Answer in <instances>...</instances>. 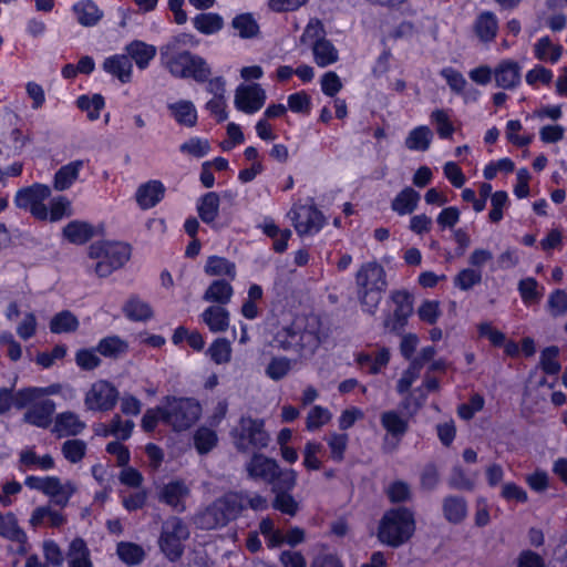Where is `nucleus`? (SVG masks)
Here are the masks:
<instances>
[{
  "instance_id": "obj_1",
  "label": "nucleus",
  "mask_w": 567,
  "mask_h": 567,
  "mask_svg": "<svg viewBox=\"0 0 567 567\" xmlns=\"http://www.w3.org/2000/svg\"><path fill=\"white\" fill-rule=\"evenodd\" d=\"M183 37H176L161 47V62L168 72L178 79H194L205 82L210 75V69L199 55L183 49Z\"/></svg>"
},
{
  "instance_id": "obj_2",
  "label": "nucleus",
  "mask_w": 567,
  "mask_h": 567,
  "mask_svg": "<svg viewBox=\"0 0 567 567\" xmlns=\"http://www.w3.org/2000/svg\"><path fill=\"white\" fill-rule=\"evenodd\" d=\"M274 341L279 349L296 353L300 359H309L319 348L320 337L315 326L296 320L279 330Z\"/></svg>"
},
{
  "instance_id": "obj_3",
  "label": "nucleus",
  "mask_w": 567,
  "mask_h": 567,
  "mask_svg": "<svg viewBox=\"0 0 567 567\" xmlns=\"http://www.w3.org/2000/svg\"><path fill=\"white\" fill-rule=\"evenodd\" d=\"M355 285L362 310L373 315L388 286L383 267L377 261L363 264L355 275Z\"/></svg>"
},
{
  "instance_id": "obj_4",
  "label": "nucleus",
  "mask_w": 567,
  "mask_h": 567,
  "mask_svg": "<svg viewBox=\"0 0 567 567\" xmlns=\"http://www.w3.org/2000/svg\"><path fill=\"white\" fill-rule=\"evenodd\" d=\"M415 532L414 514L406 507L391 508L380 520L378 538L382 544L396 548L406 543Z\"/></svg>"
},
{
  "instance_id": "obj_5",
  "label": "nucleus",
  "mask_w": 567,
  "mask_h": 567,
  "mask_svg": "<svg viewBox=\"0 0 567 567\" xmlns=\"http://www.w3.org/2000/svg\"><path fill=\"white\" fill-rule=\"evenodd\" d=\"M247 476L254 481H261L274 486L279 484L285 487H295L297 472L292 468H281L275 458L260 453H255L245 464Z\"/></svg>"
},
{
  "instance_id": "obj_6",
  "label": "nucleus",
  "mask_w": 567,
  "mask_h": 567,
  "mask_svg": "<svg viewBox=\"0 0 567 567\" xmlns=\"http://www.w3.org/2000/svg\"><path fill=\"white\" fill-rule=\"evenodd\" d=\"M241 514L240 497L229 492L215 499L196 517L202 529H216L226 526Z\"/></svg>"
},
{
  "instance_id": "obj_7",
  "label": "nucleus",
  "mask_w": 567,
  "mask_h": 567,
  "mask_svg": "<svg viewBox=\"0 0 567 567\" xmlns=\"http://www.w3.org/2000/svg\"><path fill=\"white\" fill-rule=\"evenodd\" d=\"M131 256V248L124 243L96 241L89 248V257L95 259L94 272L104 278L121 268Z\"/></svg>"
},
{
  "instance_id": "obj_8",
  "label": "nucleus",
  "mask_w": 567,
  "mask_h": 567,
  "mask_svg": "<svg viewBox=\"0 0 567 567\" xmlns=\"http://www.w3.org/2000/svg\"><path fill=\"white\" fill-rule=\"evenodd\" d=\"M300 42L307 45L319 68H327L339 60V51L333 43L326 39L324 29L320 20L310 19L301 34Z\"/></svg>"
},
{
  "instance_id": "obj_9",
  "label": "nucleus",
  "mask_w": 567,
  "mask_h": 567,
  "mask_svg": "<svg viewBox=\"0 0 567 567\" xmlns=\"http://www.w3.org/2000/svg\"><path fill=\"white\" fill-rule=\"evenodd\" d=\"M164 423L175 431H185L196 423L202 414L199 402L192 398L167 396L164 400Z\"/></svg>"
},
{
  "instance_id": "obj_10",
  "label": "nucleus",
  "mask_w": 567,
  "mask_h": 567,
  "mask_svg": "<svg viewBox=\"0 0 567 567\" xmlns=\"http://www.w3.org/2000/svg\"><path fill=\"white\" fill-rule=\"evenodd\" d=\"M188 537V526L179 517L172 516L162 524L157 544L162 554L175 563L184 555V543Z\"/></svg>"
},
{
  "instance_id": "obj_11",
  "label": "nucleus",
  "mask_w": 567,
  "mask_h": 567,
  "mask_svg": "<svg viewBox=\"0 0 567 567\" xmlns=\"http://www.w3.org/2000/svg\"><path fill=\"white\" fill-rule=\"evenodd\" d=\"M233 435L237 450L243 452L249 449L262 450L270 442L264 420L251 416H243L238 426L233 431Z\"/></svg>"
},
{
  "instance_id": "obj_12",
  "label": "nucleus",
  "mask_w": 567,
  "mask_h": 567,
  "mask_svg": "<svg viewBox=\"0 0 567 567\" xmlns=\"http://www.w3.org/2000/svg\"><path fill=\"white\" fill-rule=\"evenodd\" d=\"M51 187L42 183H33L19 188L13 196L14 206L28 212L34 219L45 216V202L51 197Z\"/></svg>"
},
{
  "instance_id": "obj_13",
  "label": "nucleus",
  "mask_w": 567,
  "mask_h": 567,
  "mask_svg": "<svg viewBox=\"0 0 567 567\" xmlns=\"http://www.w3.org/2000/svg\"><path fill=\"white\" fill-rule=\"evenodd\" d=\"M117 389L105 380L92 383L84 395V406L91 412L111 411L117 403Z\"/></svg>"
},
{
  "instance_id": "obj_14",
  "label": "nucleus",
  "mask_w": 567,
  "mask_h": 567,
  "mask_svg": "<svg viewBox=\"0 0 567 567\" xmlns=\"http://www.w3.org/2000/svg\"><path fill=\"white\" fill-rule=\"evenodd\" d=\"M391 301L394 303L392 313H388L383 320V327L390 332H400L412 315V296L405 290H395L391 292Z\"/></svg>"
},
{
  "instance_id": "obj_15",
  "label": "nucleus",
  "mask_w": 567,
  "mask_h": 567,
  "mask_svg": "<svg viewBox=\"0 0 567 567\" xmlns=\"http://www.w3.org/2000/svg\"><path fill=\"white\" fill-rule=\"evenodd\" d=\"M289 216L300 236L318 233L324 223L321 212L310 205H300L292 208Z\"/></svg>"
},
{
  "instance_id": "obj_16",
  "label": "nucleus",
  "mask_w": 567,
  "mask_h": 567,
  "mask_svg": "<svg viewBox=\"0 0 567 567\" xmlns=\"http://www.w3.org/2000/svg\"><path fill=\"white\" fill-rule=\"evenodd\" d=\"M27 411L23 414V421L30 425L47 429L52 423V416L55 412V402L51 399L34 400L25 406Z\"/></svg>"
},
{
  "instance_id": "obj_17",
  "label": "nucleus",
  "mask_w": 567,
  "mask_h": 567,
  "mask_svg": "<svg viewBox=\"0 0 567 567\" xmlns=\"http://www.w3.org/2000/svg\"><path fill=\"white\" fill-rule=\"evenodd\" d=\"M266 101V92L259 84L243 85L236 90L235 105L247 114L258 112Z\"/></svg>"
},
{
  "instance_id": "obj_18",
  "label": "nucleus",
  "mask_w": 567,
  "mask_h": 567,
  "mask_svg": "<svg viewBox=\"0 0 567 567\" xmlns=\"http://www.w3.org/2000/svg\"><path fill=\"white\" fill-rule=\"evenodd\" d=\"M85 429L86 423L78 413L73 411H63L55 414L51 432L58 439L70 436L75 437L82 434Z\"/></svg>"
},
{
  "instance_id": "obj_19",
  "label": "nucleus",
  "mask_w": 567,
  "mask_h": 567,
  "mask_svg": "<svg viewBox=\"0 0 567 567\" xmlns=\"http://www.w3.org/2000/svg\"><path fill=\"white\" fill-rule=\"evenodd\" d=\"M494 81L497 87L515 90L522 82V66L511 59L499 61L494 68Z\"/></svg>"
},
{
  "instance_id": "obj_20",
  "label": "nucleus",
  "mask_w": 567,
  "mask_h": 567,
  "mask_svg": "<svg viewBox=\"0 0 567 567\" xmlns=\"http://www.w3.org/2000/svg\"><path fill=\"white\" fill-rule=\"evenodd\" d=\"M189 487L182 480L171 481L158 492L159 502L168 505L177 513L186 509L185 501L189 495Z\"/></svg>"
},
{
  "instance_id": "obj_21",
  "label": "nucleus",
  "mask_w": 567,
  "mask_h": 567,
  "mask_svg": "<svg viewBox=\"0 0 567 567\" xmlns=\"http://www.w3.org/2000/svg\"><path fill=\"white\" fill-rule=\"evenodd\" d=\"M380 421L388 435L396 440V442L393 444H391L386 437L384 440V449L386 451H393L396 449V445L402 436L408 432L409 421L406 417L394 410L383 412L381 414Z\"/></svg>"
},
{
  "instance_id": "obj_22",
  "label": "nucleus",
  "mask_w": 567,
  "mask_h": 567,
  "mask_svg": "<svg viewBox=\"0 0 567 567\" xmlns=\"http://www.w3.org/2000/svg\"><path fill=\"white\" fill-rule=\"evenodd\" d=\"M86 161L75 159L62 165L53 176L52 185L56 192L70 189L79 179L81 171L84 168Z\"/></svg>"
},
{
  "instance_id": "obj_23",
  "label": "nucleus",
  "mask_w": 567,
  "mask_h": 567,
  "mask_svg": "<svg viewBox=\"0 0 567 567\" xmlns=\"http://www.w3.org/2000/svg\"><path fill=\"white\" fill-rule=\"evenodd\" d=\"M473 31L482 43L493 42L498 32V19L492 11L480 12L474 22Z\"/></svg>"
},
{
  "instance_id": "obj_24",
  "label": "nucleus",
  "mask_w": 567,
  "mask_h": 567,
  "mask_svg": "<svg viewBox=\"0 0 567 567\" xmlns=\"http://www.w3.org/2000/svg\"><path fill=\"white\" fill-rule=\"evenodd\" d=\"M293 488L295 487H285L279 484H274L271 487L274 494L271 502L272 508L290 517L296 516L300 506L299 502L291 494Z\"/></svg>"
},
{
  "instance_id": "obj_25",
  "label": "nucleus",
  "mask_w": 567,
  "mask_h": 567,
  "mask_svg": "<svg viewBox=\"0 0 567 567\" xmlns=\"http://www.w3.org/2000/svg\"><path fill=\"white\" fill-rule=\"evenodd\" d=\"M64 383H52L48 386H28L17 391L16 408L21 410L25 409L28 403L45 399L50 395H59L61 388Z\"/></svg>"
},
{
  "instance_id": "obj_26",
  "label": "nucleus",
  "mask_w": 567,
  "mask_h": 567,
  "mask_svg": "<svg viewBox=\"0 0 567 567\" xmlns=\"http://www.w3.org/2000/svg\"><path fill=\"white\" fill-rule=\"evenodd\" d=\"M165 194V187L159 181H150L142 184L136 192V202L143 209L156 206Z\"/></svg>"
},
{
  "instance_id": "obj_27",
  "label": "nucleus",
  "mask_w": 567,
  "mask_h": 567,
  "mask_svg": "<svg viewBox=\"0 0 567 567\" xmlns=\"http://www.w3.org/2000/svg\"><path fill=\"white\" fill-rule=\"evenodd\" d=\"M76 21L86 28L96 25L103 18V11L93 0H81L72 6Z\"/></svg>"
},
{
  "instance_id": "obj_28",
  "label": "nucleus",
  "mask_w": 567,
  "mask_h": 567,
  "mask_svg": "<svg viewBox=\"0 0 567 567\" xmlns=\"http://www.w3.org/2000/svg\"><path fill=\"white\" fill-rule=\"evenodd\" d=\"M130 60L132 59L138 69L145 70L156 55V47L141 40H134L125 47Z\"/></svg>"
},
{
  "instance_id": "obj_29",
  "label": "nucleus",
  "mask_w": 567,
  "mask_h": 567,
  "mask_svg": "<svg viewBox=\"0 0 567 567\" xmlns=\"http://www.w3.org/2000/svg\"><path fill=\"white\" fill-rule=\"evenodd\" d=\"M68 567H93L90 549L86 543L80 538H74L65 553Z\"/></svg>"
},
{
  "instance_id": "obj_30",
  "label": "nucleus",
  "mask_w": 567,
  "mask_h": 567,
  "mask_svg": "<svg viewBox=\"0 0 567 567\" xmlns=\"http://www.w3.org/2000/svg\"><path fill=\"white\" fill-rule=\"evenodd\" d=\"M167 109L172 117L179 124L186 127H193L197 123V110L192 101L179 100L174 103H168Z\"/></svg>"
},
{
  "instance_id": "obj_31",
  "label": "nucleus",
  "mask_w": 567,
  "mask_h": 567,
  "mask_svg": "<svg viewBox=\"0 0 567 567\" xmlns=\"http://www.w3.org/2000/svg\"><path fill=\"white\" fill-rule=\"evenodd\" d=\"M103 69L105 72L117 78L122 83H127L131 81L133 65L126 54H115L105 59Z\"/></svg>"
},
{
  "instance_id": "obj_32",
  "label": "nucleus",
  "mask_w": 567,
  "mask_h": 567,
  "mask_svg": "<svg viewBox=\"0 0 567 567\" xmlns=\"http://www.w3.org/2000/svg\"><path fill=\"white\" fill-rule=\"evenodd\" d=\"M75 492L76 485L73 482L66 481L63 483L59 477L53 476L45 495L49 496L55 505L65 507Z\"/></svg>"
},
{
  "instance_id": "obj_33",
  "label": "nucleus",
  "mask_w": 567,
  "mask_h": 567,
  "mask_svg": "<svg viewBox=\"0 0 567 567\" xmlns=\"http://www.w3.org/2000/svg\"><path fill=\"white\" fill-rule=\"evenodd\" d=\"M420 194L412 187L399 192L391 203V209L400 216L412 214L419 205Z\"/></svg>"
},
{
  "instance_id": "obj_34",
  "label": "nucleus",
  "mask_w": 567,
  "mask_h": 567,
  "mask_svg": "<svg viewBox=\"0 0 567 567\" xmlns=\"http://www.w3.org/2000/svg\"><path fill=\"white\" fill-rule=\"evenodd\" d=\"M45 216L41 217L40 221H60L73 215L72 203L62 195L52 197L49 206L45 204Z\"/></svg>"
},
{
  "instance_id": "obj_35",
  "label": "nucleus",
  "mask_w": 567,
  "mask_h": 567,
  "mask_svg": "<svg viewBox=\"0 0 567 567\" xmlns=\"http://www.w3.org/2000/svg\"><path fill=\"white\" fill-rule=\"evenodd\" d=\"M19 462L20 468L24 471H49L55 466L54 460L50 454L39 456L32 449L22 450L19 454Z\"/></svg>"
},
{
  "instance_id": "obj_36",
  "label": "nucleus",
  "mask_w": 567,
  "mask_h": 567,
  "mask_svg": "<svg viewBox=\"0 0 567 567\" xmlns=\"http://www.w3.org/2000/svg\"><path fill=\"white\" fill-rule=\"evenodd\" d=\"M203 321L213 332H224L229 327V312L223 306H210L202 313Z\"/></svg>"
},
{
  "instance_id": "obj_37",
  "label": "nucleus",
  "mask_w": 567,
  "mask_h": 567,
  "mask_svg": "<svg viewBox=\"0 0 567 567\" xmlns=\"http://www.w3.org/2000/svg\"><path fill=\"white\" fill-rule=\"evenodd\" d=\"M433 132L426 125H420L411 130L404 141L405 147L413 152H425L430 148Z\"/></svg>"
},
{
  "instance_id": "obj_38",
  "label": "nucleus",
  "mask_w": 567,
  "mask_h": 567,
  "mask_svg": "<svg viewBox=\"0 0 567 567\" xmlns=\"http://www.w3.org/2000/svg\"><path fill=\"white\" fill-rule=\"evenodd\" d=\"M234 295V289L226 280H214L206 289L203 299L218 306L227 305Z\"/></svg>"
},
{
  "instance_id": "obj_39",
  "label": "nucleus",
  "mask_w": 567,
  "mask_h": 567,
  "mask_svg": "<svg viewBox=\"0 0 567 567\" xmlns=\"http://www.w3.org/2000/svg\"><path fill=\"white\" fill-rule=\"evenodd\" d=\"M563 54V47L554 44L548 37H543L534 44V55L543 62L556 63Z\"/></svg>"
},
{
  "instance_id": "obj_40",
  "label": "nucleus",
  "mask_w": 567,
  "mask_h": 567,
  "mask_svg": "<svg viewBox=\"0 0 567 567\" xmlns=\"http://www.w3.org/2000/svg\"><path fill=\"white\" fill-rule=\"evenodd\" d=\"M220 198L217 193L209 192L202 196L197 203V212L200 219L212 224L218 216Z\"/></svg>"
},
{
  "instance_id": "obj_41",
  "label": "nucleus",
  "mask_w": 567,
  "mask_h": 567,
  "mask_svg": "<svg viewBox=\"0 0 567 567\" xmlns=\"http://www.w3.org/2000/svg\"><path fill=\"white\" fill-rule=\"evenodd\" d=\"M0 536L17 543H24L27 535L13 513L0 514Z\"/></svg>"
},
{
  "instance_id": "obj_42",
  "label": "nucleus",
  "mask_w": 567,
  "mask_h": 567,
  "mask_svg": "<svg viewBox=\"0 0 567 567\" xmlns=\"http://www.w3.org/2000/svg\"><path fill=\"white\" fill-rule=\"evenodd\" d=\"M116 553L120 559L130 566L141 565L146 557L144 548L141 545L131 542L118 543Z\"/></svg>"
},
{
  "instance_id": "obj_43",
  "label": "nucleus",
  "mask_w": 567,
  "mask_h": 567,
  "mask_svg": "<svg viewBox=\"0 0 567 567\" xmlns=\"http://www.w3.org/2000/svg\"><path fill=\"white\" fill-rule=\"evenodd\" d=\"M123 312L132 321H146L153 317L151 306L136 296L131 297L126 301Z\"/></svg>"
},
{
  "instance_id": "obj_44",
  "label": "nucleus",
  "mask_w": 567,
  "mask_h": 567,
  "mask_svg": "<svg viewBox=\"0 0 567 567\" xmlns=\"http://www.w3.org/2000/svg\"><path fill=\"white\" fill-rule=\"evenodd\" d=\"M78 318L69 310L54 315L50 320V331L55 334L74 332L79 328Z\"/></svg>"
},
{
  "instance_id": "obj_45",
  "label": "nucleus",
  "mask_w": 567,
  "mask_h": 567,
  "mask_svg": "<svg viewBox=\"0 0 567 567\" xmlns=\"http://www.w3.org/2000/svg\"><path fill=\"white\" fill-rule=\"evenodd\" d=\"M443 514L450 523H461L467 514V507L464 498L460 496L445 497L443 499Z\"/></svg>"
},
{
  "instance_id": "obj_46",
  "label": "nucleus",
  "mask_w": 567,
  "mask_h": 567,
  "mask_svg": "<svg viewBox=\"0 0 567 567\" xmlns=\"http://www.w3.org/2000/svg\"><path fill=\"white\" fill-rule=\"evenodd\" d=\"M30 295L25 291H19L9 300L3 315L8 321H14L30 310Z\"/></svg>"
},
{
  "instance_id": "obj_47",
  "label": "nucleus",
  "mask_w": 567,
  "mask_h": 567,
  "mask_svg": "<svg viewBox=\"0 0 567 567\" xmlns=\"http://www.w3.org/2000/svg\"><path fill=\"white\" fill-rule=\"evenodd\" d=\"M63 235L70 243L82 245L93 236V229L87 223L73 220L63 228Z\"/></svg>"
},
{
  "instance_id": "obj_48",
  "label": "nucleus",
  "mask_w": 567,
  "mask_h": 567,
  "mask_svg": "<svg viewBox=\"0 0 567 567\" xmlns=\"http://www.w3.org/2000/svg\"><path fill=\"white\" fill-rule=\"evenodd\" d=\"M231 27L241 39H252L259 33V25L251 13H240L231 21Z\"/></svg>"
},
{
  "instance_id": "obj_49",
  "label": "nucleus",
  "mask_w": 567,
  "mask_h": 567,
  "mask_svg": "<svg viewBox=\"0 0 567 567\" xmlns=\"http://www.w3.org/2000/svg\"><path fill=\"white\" fill-rule=\"evenodd\" d=\"M194 28L203 34H213L221 30L224 20L218 13H199L193 19Z\"/></svg>"
},
{
  "instance_id": "obj_50",
  "label": "nucleus",
  "mask_w": 567,
  "mask_h": 567,
  "mask_svg": "<svg viewBox=\"0 0 567 567\" xmlns=\"http://www.w3.org/2000/svg\"><path fill=\"white\" fill-rule=\"evenodd\" d=\"M205 272L210 276H228L234 279L236 267L234 262L224 257L210 256L205 265Z\"/></svg>"
},
{
  "instance_id": "obj_51",
  "label": "nucleus",
  "mask_w": 567,
  "mask_h": 567,
  "mask_svg": "<svg viewBox=\"0 0 567 567\" xmlns=\"http://www.w3.org/2000/svg\"><path fill=\"white\" fill-rule=\"evenodd\" d=\"M240 497L241 512L250 508L254 512L267 511L270 506L268 497L258 492L239 491L235 492Z\"/></svg>"
},
{
  "instance_id": "obj_52",
  "label": "nucleus",
  "mask_w": 567,
  "mask_h": 567,
  "mask_svg": "<svg viewBox=\"0 0 567 567\" xmlns=\"http://www.w3.org/2000/svg\"><path fill=\"white\" fill-rule=\"evenodd\" d=\"M430 121L433 125H435L436 133L440 138L447 140L452 137L454 133V126L446 110H434L430 115Z\"/></svg>"
},
{
  "instance_id": "obj_53",
  "label": "nucleus",
  "mask_w": 567,
  "mask_h": 567,
  "mask_svg": "<svg viewBox=\"0 0 567 567\" xmlns=\"http://www.w3.org/2000/svg\"><path fill=\"white\" fill-rule=\"evenodd\" d=\"M218 437L214 430L202 426L194 434V445L199 454H206L217 444Z\"/></svg>"
},
{
  "instance_id": "obj_54",
  "label": "nucleus",
  "mask_w": 567,
  "mask_h": 567,
  "mask_svg": "<svg viewBox=\"0 0 567 567\" xmlns=\"http://www.w3.org/2000/svg\"><path fill=\"white\" fill-rule=\"evenodd\" d=\"M86 443L79 439H71L63 442L61 452L66 461L70 463L81 462L86 454Z\"/></svg>"
},
{
  "instance_id": "obj_55",
  "label": "nucleus",
  "mask_w": 567,
  "mask_h": 567,
  "mask_svg": "<svg viewBox=\"0 0 567 567\" xmlns=\"http://www.w3.org/2000/svg\"><path fill=\"white\" fill-rule=\"evenodd\" d=\"M482 271L475 268H464L454 277V286L462 291H468L474 286L481 284Z\"/></svg>"
},
{
  "instance_id": "obj_56",
  "label": "nucleus",
  "mask_w": 567,
  "mask_h": 567,
  "mask_svg": "<svg viewBox=\"0 0 567 567\" xmlns=\"http://www.w3.org/2000/svg\"><path fill=\"white\" fill-rule=\"evenodd\" d=\"M291 369L292 360L286 357H275L268 363L265 372L269 379L279 381L287 377Z\"/></svg>"
},
{
  "instance_id": "obj_57",
  "label": "nucleus",
  "mask_w": 567,
  "mask_h": 567,
  "mask_svg": "<svg viewBox=\"0 0 567 567\" xmlns=\"http://www.w3.org/2000/svg\"><path fill=\"white\" fill-rule=\"evenodd\" d=\"M76 105L82 111L87 112V117L95 121L100 117V112L104 107L105 102L102 95L95 94L92 97L81 95L76 100Z\"/></svg>"
},
{
  "instance_id": "obj_58",
  "label": "nucleus",
  "mask_w": 567,
  "mask_h": 567,
  "mask_svg": "<svg viewBox=\"0 0 567 567\" xmlns=\"http://www.w3.org/2000/svg\"><path fill=\"white\" fill-rule=\"evenodd\" d=\"M38 319L33 311H25L16 327L17 336L22 340H29L37 334Z\"/></svg>"
},
{
  "instance_id": "obj_59",
  "label": "nucleus",
  "mask_w": 567,
  "mask_h": 567,
  "mask_svg": "<svg viewBox=\"0 0 567 567\" xmlns=\"http://www.w3.org/2000/svg\"><path fill=\"white\" fill-rule=\"evenodd\" d=\"M208 353L216 364L228 363L231 358V347L229 341L225 338L215 340L208 348Z\"/></svg>"
},
{
  "instance_id": "obj_60",
  "label": "nucleus",
  "mask_w": 567,
  "mask_h": 567,
  "mask_svg": "<svg viewBox=\"0 0 567 567\" xmlns=\"http://www.w3.org/2000/svg\"><path fill=\"white\" fill-rule=\"evenodd\" d=\"M127 349V344L121 340L118 337H107L102 339L96 350L104 357H117L121 353H124Z\"/></svg>"
},
{
  "instance_id": "obj_61",
  "label": "nucleus",
  "mask_w": 567,
  "mask_h": 567,
  "mask_svg": "<svg viewBox=\"0 0 567 567\" xmlns=\"http://www.w3.org/2000/svg\"><path fill=\"white\" fill-rule=\"evenodd\" d=\"M330 411L321 405H315L307 415L306 427L308 431H316L331 420Z\"/></svg>"
},
{
  "instance_id": "obj_62",
  "label": "nucleus",
  "mask_w": 567,
  "mask_h": 567,
  "mask_svg": "<svg viewBox=\"0 0 567 567\" xmlns=\"http://www.w3.org/2000/svg\"><path fill=\"white\" fill-rule=\"evenodd\" d=\"M558 354L559 349L555 346L547 347L542 351L540 365L545 373L557 374L560 371L561 367L557 360Z\"/></svg>"
},
{
  "instance_id": "obj_63",
  "label": "nucleus",
  "mask_w": 567,
  "mask_h": 567,
  "mask_svg": "<svg viewBox=\"0 0 567 567\" xmlns=\"http://www.w3.org/2000/svg\"><path fill=\"white\" fill-rule=\"evenodd\" d=\"M287 104V107L293 113L309 114L311 111V97L306 91L290 94Z\"/></svg>"
},
{
  "instance_id": "obj_64",
  "label": "nucleus",
  "mask_w": 567,
  "mask_h": 567,
  "mask_svg": "<svg viewBox=\"0 0 567 567\" xmlns=\"http://www.w3.org/2000/svg\"><path fill=\"white\" fill-rule=\"evenodd\" d=\"M133 429V421H122V419L118 415H115L109 424L106 435H113L116 439L126 440L131 436Z\"/></svg>"
}]
</instances>
